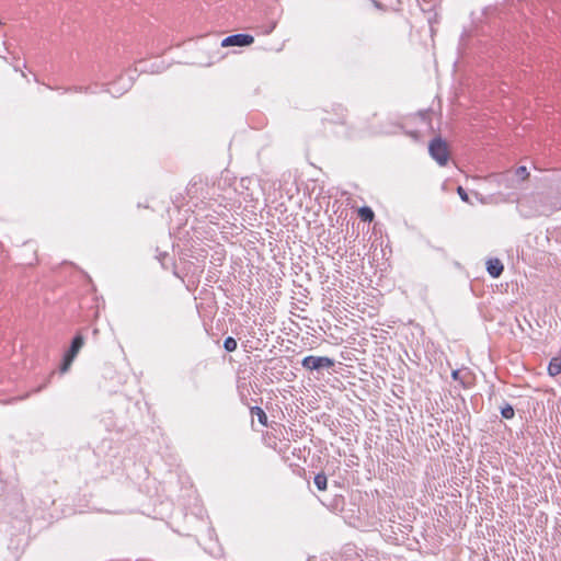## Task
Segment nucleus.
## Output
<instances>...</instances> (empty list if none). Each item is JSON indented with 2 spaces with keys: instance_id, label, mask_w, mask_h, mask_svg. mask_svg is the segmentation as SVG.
<instances>
[{
  "instance_id": "obj_1",
  "label": "nucleus",
  "mask_w": 561,
  "mask_h": 561,
  "mask_svg": "<svg viewBox=\"0 0 561 561\" xmlns=\"http://www.w3.org/2000/svg\"><path fill=\"white\" fill-rule=\"evenodd\" d=\"M431 157L439 164L445 165L449 159L447 144L442 138H435L431 141L430 147Z\"/></svg>"
},
{
  "instance_id": "obj_2",
  "label": "nucleus",
  "mask_w": 561,
  "mask_h": 561,
  "mask_svg": "<svg viewBox=\"0 0 561 561\" xmlns=\"http://www.w3.org/2000/svg\"><path fill=\"white\" fill-rule=\"evenodd\" d=\"M83 344H84V339L82 335L78 334L73 337L68 352L64 356V360H62V364L60 367L61 373L68 371V369L70 368L77 354L82 348Z\"/></svg>"
},
{
  "instance_id": "obj_3",
  "label": "nucleus",
  "mask_w": 561,
  "mask_h": 561,
  "mask_svg": "<svg viewBox=\"0 0 561 561\" xmlns=\"http://www.w3.org/2000/svg\"><path fill=\"white\" fill-rule=\"evenodd\" d=\"M301 365L304 368L309 370H318L321 368H331L334 365V360L327 356H306Z\"/></svg>"
},
{
  "instance_id": "obj_4",
  "label": "nucleus",
  "mask_w": 561,
  "mask_h": 561,
  "mask_svg": "<svg viewBox=\"0 0 561 561\" xmlns=\"http://www.w3.org/2000/svg\"><path fill=\"white\" fill-rule=\"evenodd\" d=\"M254 42V37L250 34H233L229 35L226 38L222 39L221 46L228 47V46H248L251 45Z\"/></svg>"
},
{
  "instance_id": "obj_5",
  "label": "nucleus",
  "mask_w": 561,
  "mask_h": 561,
  "mask_svg": "<svg viewBox=\"0 0 561 561\" xmlns=\"http://www.w3.org/2000/svg\"><path fill=\"white\" fill-rule=\"evenodd\" d=\"M486 271L492 277H499L503 272V264L499 259H491L486 262Z\"/></svg>"
},
{
  "instance_id": "obj_6",
  "label": "nucleus",
  "mask_w": 561,
  "mask_h": 561,
  "mask_svg": "<svg viewBox=\"0 0 561 561\" xmlns=\"http://www.w3.org/2000/svg\"><path fill=\"white\" fill-rule=\"evenodd\" d=\"M548 374L556 377L561 374V357H552L548 365Z\"/></svg>"
},
{
  "instance_id": "obj_7",
  "label": "nucleus",
  "mask_w": 561,
  "mask_h": 561,
  "mask_svg": "<svg viewBox=\"0 0 561 561\" xmlns=\"http://www.w3.org/2000/svg\"><path fill=\"white\" fill-rule=\"evenodd\" d=\"M314 484L320 490V491H323L327 489V482H328V479L325 477V474L323 473H318L316 477H314Z\"/></svg>"
},
{
  "instance_id": "obj_8",
  "label": "nucleus",
  "mask_w": 561,
  "mask_h": 561,
  "mask_svg": "<svg viewBox=\"0 0 561 561\" xmlns=\"http://www.w3.org/2000/svg\"><path fill=\"white\" fill-rule=\"evenodd\" d=\"M358 214L364 221H371L374 219V211L369 207L359 208Z\"/></svg>"
},
{
  "instance_id": "obj_9",
  "label": "nucleus",
  "mask_w": 561,
  "mask_h": 561,
  "mask_svg": "<svg viewBox=\"0 0 561 561\" xmlns=\"http://www.w3.org/2000/svg\"><path fill=\"white\" fill-rule=\"evenodd\" d=\"M252 413L257 416V419H259L261 424H263V425L266 424L267 416H266L265 412L261 408H259V407L252 408Z\"/></svg>"
},
{
  "instance_id": "obj_10",
  "label": "nucleus",
  "mask_w": 561,
  "mask_h": 561,
  "mask_svg": "<svg viewBox=\"0 0 561 561\" xmlns=\"http://www.w3.org/2000/svg\"><path fill=\"white\" fill-rule=\"evenodd\" d=\"M224 347L228 352H233L237 348V341L233 337L228 336L224 341Z\"/></svg>"
},
{
  "instance_id": "obj_11",
  "label": "nucleus",
  "mask_w": 561,
  "mask_h": 561,
  "mask_svg": "<svg viewBox=\"0 0 561 561\" xmlns=\"http://www.w3.org/2000/svg\"><path fill=\"white\" fill-rule=\"evenodd\" d=\"M501 414H502V416L504 419L508 420V419H512L514 416L515 412H514V409H513L512 405L506 404L504 408H502Z\"/></svg>"
},
{
  "instance_id": "obj_12",
  "label": "nucleus",
  "mask_w": 561,
  "mask_h": 561,
  "mask_svg": "<svg viewBox=\"0 0 561 561\" xmlns=\"http://www.w3.org/2000/svg\"><path fill=\"white\" fill-rule=\"evenodd\" d=\"M516 176L520 180H526L529 175L526 167H518L515 171Z\"/></svg>"
},
{
  "instance_id": "obj_13",
  "label": "nucleus",
  "mask_w": 561,
  "mask_h": 561,
  "mask_svg": "<svg viewBox=\"0 0 561 561\" xmlns=\"http://www.w3.org/2000/svg\"><path fill=\"white\" fill-rule=\"evenodd\" d=\"M457 193H458L459 197H460L463 202H466V203H468V202H469V196H468V194H467V192H466V190H465L463 187L459 186V187L457 188Z\"/></svg>"
},
{
  "instance_id": "obj_14",
  "label": "nucleus",
  "mask_w": 561,
  "mask_h": 561,
  "mask_svg": "<svg viewBox=\"0 0 561 561\" xmlns=\"http://www.w3.org/2000/svg\"><path fill=\"white\" fill-rule=\"evenodd\" d=\"M458 376H459V371H458V370H454V371L451 373V377H453V379L457 380V379H458Z\"/></svg>"
}]
</instances>
